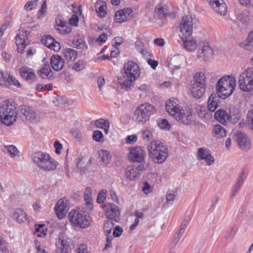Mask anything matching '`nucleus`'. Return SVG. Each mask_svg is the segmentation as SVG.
I'll list each match as a JSON object with an SVG mask.
<instances>
[{
  "mask_svg": "<svg viewBox=\"0 0 253 253\" xmlns=\"http://www.w3.org/2000/svg\"><path fill=\"white\" fill-rule=\"evenodd\" d=\"M123 232V229L120 226H117L114 229L113 236L115 237H120Z\"/></svg>",
  "mask_w": 253,
  "mask_h": 253,
  "instance_id": "69168bd1",
  "label": "nucleus"
},
{
  "mask_svg": "<svg viewBox=\"0 0 253 253\" xmlns=\"http://www.w3.org/2000/svg\"><path fill=\"white\" fill-rule=\"evenodd\" d=\"M128 159L130 162L141 163L145 159V153L143 150L139 146L130 147L128 149Z\"/></svg>",
  "mask_w": 253,
  "mask_h": 253,
  "instance_id": "f8f14e48",
  "label": "nucleus"
},
{
  "mask_svg": "<svg viewBox=\"0 0 253 253\" xmlns=\"http://www.w3.org/2000/svg\"><path fill=\"white\" fill-rule=\"evenodd\" d=\"M95 126L104 130L106 134L108 133L110 127V123L107 120L99 119L95 121Z\"/></svg>",
  "mask_w": 253,
  "mask_h": 253,
  "instance_id": "58836bf2",
  "label": "nucleus"
},
{
  "mask_svg": "<svg viewBox=\"0 0 253 253\" xmlns=\"http://www.w3.org/2000/svg\"><path fill=\"white\" fill-rule=\"evenodd\" d=\"M193 22L191 16H183L180 24V31L182 37L190 38L193 32Z\"/></svg>",
  "mask_w": 253,
  "mask_h": 253,
  "instance_id": "1a4fd4ad",
  "label": "nucleus"
},
{
  "mask_svg": "<svg viewBox=\"0 0 253 253\" xmlns=\"http://www.w3.org/2000/svg\"><path fill=\"white\" fill-rule=\"evenodd\" d=\"M72 135L77 139L80 140L82 137V134L78 129H75L71 131Z\"/></svg>",
  "mask_w": 253,
  "mask_h": 253,
  "instance_id": "e2e57ef3",
  "label": "nucleus"
},
{
  "mask_svg": "<svg viewBox=\"0 0 253 253\" xmlns=\"http://www.w3.org/2000/svg\"><path fill=\"white\" fill-rule=\"evenodd\" d=\"M240 46L247 50L253 51V30L250 31L247 39L241 43Z\"/></svg>",
  "mask_w": 253,
  "mask_h": 253,
  "instance_id": "c9c22d12",
  "label": "nucleus"
},
{
  "mask_svg": "<svg viewBox=\"0 0 253 253\" xmlns=\"http://www.w3.org/2000/svg\"><path fill=\"white\" fill-rule=\"evenodd\" d=\"M37 1H28L24 7L26 10H31L37 6Z\"/></svg>",
  "mask_w": 253,
  "mask_h": 253,
  "instance_id": "13d9d810",
  "label": "nucleus"
},
{
  "mask_svg": "<svg viewBox=\"0 0 253 253\" xmlns=\"http://www.w3.org/2000/svg\"><path fill=\"white\" fill-rule=\"evenodd\" d=\"M50 64L52 68L56 71L61 70L64 67V59L57 54L51 56L50 58Z\"/></svg>",
  "mask_w": 253,
  "mask_h": 253,
  "instance_id": "5701e85b",
  "label": "nucleus"
},
{
  "mask_svg": "<svg viewBox=\"0 0 253 253\" xmlns=\"http://www.w3.org/2000/svg\"><path fill=\"white\" fill-rule=\"evenodd\" d=\"M192 84L206 86V77L204 72L196 73L193 77Z\"/></svg>",
  "mask_w": 253,
  "mask_h": 253,
  "instance_id": "72a5a7b5",
  "label": "nucleus"
},
{
  "mask_svg": "<svg viewBox=\"0 0 253 253\" xmlns=\"http://www.w3.org/2000/svg\"><path fill=\"white\" fill-rule=\"evenodd\" d=\"M98 153L103 165L106 166L110 163L112 156L108 151L101 150L99 151Z\"/></svg>",
  "mask_w": 253,
  "mask_h": 253,
  "instance_id": "37998d69",
  "label": "nucleus"
},
{
  "mask_svg": "<svg viewBox=\"0 0 253 253\" xmlns=\"http://www.w3.org/2000/svg\"><path fill=\"white\" fill-rule=\"evenodd\" d=\"M19 72L21 77L29 83L36 81L37 77L33 69L27 66H23L20 68Z\"/></svg>",
  "mask_w": 253,
  "mask_h": 253,
  "instance_id": "2eb2a0df",
  "label": "nucleus"
},
{
  "mask_svg": "<svg viewBox=\"0 0 253 253\" xmlns=\"http://www.w3.org/2000/svg\"><path fill=\"white\" fill-rule=\"evenodd\" d=\"M247 169L246 168H244L242 169V171L239 174L238 179H237V182L235 183V184H236L237 185H239L240 186H242V185L244 183V179L246 178V176L247 175Z\"/></svg>",
  "mask_w": 253,
  "mask_h": 253,
  "instance_id": "de8ad7c7",
  "label": "nucleus"
},
{
  "mask_svg": "<svg viewBox=\"0 0 253 253\" xmlns=\"http://www.w3.org/2000/svg\"><path fill=\"white\" fill-rule=\"evenodd\" d=\"M140 175L139 167L134 165L127 167L125 170V176L131 181L139 177Z\"/></svg>",
  "mask_w": 253,
  "mask_h": 253,
  "instance_id": "a211bd4d",
  "label": "nucleus"
},
{
  "mask_svg": "<svg viewBox=\"0 0 253 253\" xmlns=\"http://www.w3.org/2000/svg\"><path fill=\"white\" fill-rule=\"evenodd\" d=\"M153 105L144 103L140 105L134 111L133 119L139 125H142L149 121L150 116L155 112Z\"/></svg>",
  "mask_w": 253,
  "mask_h": 253,
  "instance_id": "20e7f679",
  "label": "nucleus"
},
{
  "mask_svg": "<svg viewBox=\"0 0 253 253\" xmlns=\"http://www.w3.org/2000/svg\"><path fill=\"white\" fill-rule=\"evenodd\" d=\"M92 138L97 142L103 141V135L102 132L99 130H94L93 132Z\"/></svg>",
  "mask_w": 253,
  "mask_h": 253,
  "instance_id": "5fc2aeb1",
  "label": "nucleus"
},
{
  "mask_svg": "<svg viewBox=\"0 0 253 253\" xmlns=\"http://www.w3.org/2000/svg\"><path fill=\"white\" fill-rule=\"evenodd\" d=\"M214 118L222 124L225 125L230 122V116L227 112L223 109H219L214 113Z\"/></svg>",
  "mask_w": 253,
  "mask_h": 253,
  "instance_id": "c756f323",
  "label": "nucleus"
},
{
  "mask_svg": "<svg viewBox=\"0 0 253 253\" xmlns=\"http://www.w3.org/2000/svg\"><path fill=\"white\" fill-rule=\"evenodd\" d=\"M199 160H204L208 166L211 165L214 162L213 157L211 154L210 150L205 148H200L197 153Z\"/></svg>",
  "mask_w": 253,
  "mask_h": 253,
  "instance_id": "dca6fc26",
  "label": "nucleus"
},
{
  "mask_svg": "<svg viewBox=\"0 0 253 253\" xmlns=\"http://www.w3.org/2000/svg\"><path fill=\"white\" fill-rule=\"evenodd\" d=\"M69 217L72 223L80 228H87L91 223L88 212L84 210H72L69 214Z\"/></svg>",
  "mask_w": 253,
  "mask_h": 253,
  "instance_id": "39448f33",
  "label": "nucleus"
},
{
  "mask_svg": "<svg viewBox=\"0 0 253 253\" xmlns=\"http://www.w3.org/2000/svg\"><path fill=\"white\" fill-rule=\"evenodd\" d=\"M181 40L183 42V47L189 51L195 50L197 46L196 40L190 38L182 37Z\"/></svg>",
  "mask_w": 253,
  "mask_h": 253,
  "instance_id": "c85d7f7f",
  "label": "nucleus"
},
{
  "mask_svg": "<svg viewBox=\"0 0 253 253\" xmlns=\"http://www.w3.org/2000/svg\"><path fill=\"white\" fill-rule=\"evenodd\" d=\"M177 195V192L176 190H169L166 194L167 202L173 201Z\"/></svg>",
  "mask_w": 253,
  "mask_h": 253,
  "instance_id": "864d4df0",
  "label": "nucleus"
},
{
  "mask_svg": "<svg viewBox=\"0 0 253 253\" xmlns=\"http://www.w3.org/2000/svg\"><path fill=\"white\" fill-rule=\"evenodd\" d=\"M56 253H67L74 248V244L71 238L62 234L56 241Z\"/></svg>",
  "mask_w": 253,
  "mask_h": 253,
  "instance_id": "6e6552de",
  "label": "nucleus"
},
{
  "mask_svg": "<svg viewBox=\"0 0 253 253\" xmlns=\"http://www.w3.org/2000/svg\"><path fill=\"white\" fill-rule=\"evenodd\" d=\"M94 7L99 17L103 18L106 16L107 7L105 1H97Z\"/></svg>",
  "mask_w": 253,
  "mask_h": 253,
  "instance_id": "7c9ffc66",
  "label": "nucleus"
},
{
  "mask_svg": "<svg viewBox=\"0 0 253 253\" xmlns=\"http://www.w3.org/2000/svg\"><path fill=\"white\" fill-rule=\"evenodd\" d=\"M152 136V133L148 130H144L142 132V137L143 139L149 140Z\"/></svg>",
  "mask_w": 253,
  "mask_h": 253,
  "instance_id": "338daca9",
  "label": "nucleus"
},
{
  "mask_svg": "<svg viewBox=\"0 0 253 253\" xmlns=\"http://www.w3.org/2000/svg\"><path fill=\"white\" fill-rule=\"evenodd\" d=\"M131 12V9L128 7L117 11L115 14V22L121 23L126 21Z\"/></svg>",
  "mask_w": 253,
  "mask_h": 253,
  "instance_id": "412c9836",
  "label": "nucleus"
},
{
  "mask_svg": "<svg viewBox=\"0 0 253 253\" xmlns=\"http://www.w3.org/2000/svg\"><path fill=\"white\" fill-rule=\"evenodd\" d=\"M106 190H102L98 195L97 202L99 204L103 203L106 199Z\"/></svg>",
  "mask_w": 253,
  "mask_h": 253,
  "instance_id": "4d7b16f0",
  "label": "nucleus"
},
{
  "mask_svg": "<svg viewBox=\"0 0 253 253\" xmlns=\"http://www.w3.org/2000/svg\"><path fill=\"white\" fill-rule=\"evenodd\" d=\"M239 86L241 90L248 92L253 89V68H248L239 76Z\"/></svg>",
  "mask_w": 253,
  "mask_h": 253,
  "instance_id": "0eeeda50",
  "label": "nucleus"
},
{
  "mask_svg": "<svg viewBox=\"0 0 253 253\" xmlns=\"http://www.w3.org/2000/svg\"><path fill=\"white\" fill-rule=\"evenodd\" d=\"M106 217L111 220L119 222L120 220V211L119 207L112 203H108L104 207Z\"/></svg>",
  "mask_w": 253,
  "mask_h": 253,
  "instance_id": "9d476101",
  "label": "nucleus"
},
{
  "mask_svg": "<svg viewBox=\"0 0 253 253\" xmlns=\"http://www.w3.org/2000/svg\"><path fill=\"white\" fill-rule=\"evenodd\" d=\"M40 77L43 79L52 80L54 79L53 73L48 62L42 65V68L38 72Z\"/></svg>",
  "mask_w": 253,
  "mask_h": 253,
  "instance_id": "b1692460",
  "label": "nucleus"
},
{
  "mask_svg": "<svg viewBox=\"0 0 253 253\" xmlns=\"http://www.w3.org/2000/svg\"><path fill=\"white\" fill-rule=\"evenodd\" d=\"M57 25V30L62 34H67L71 32V28L70 26H68L67 24L61 20L59 21V23L56 21Z\"/></svg>",
  "mask_w": 253,
  "mask_h": 253,
  "instance_id": "a19ab883",
  "label": "nucleus"
},
{
  "mask_svg": "<svg viewBox=\"0 0 253 253\" xmlns=\"http://www.w3.org/2000/svg\"><path fill=\"white\" fill-rule=\"evenodd\" d=\"M86 66L85 62L83 60H80L75 63L72 69L76 71H80L84 69Z\"/></svg>",
  "mask_w": 253,
  "mask_h": 253,
  "instance_id": "603ef678",
  "label": "nucleus"
},
{
  "mask_svg": "<svg viewBox=\"0 0 253 253\" xmlns=\"http://www.w3.org/2000/svg\"><path fill=\"white\" fill-rule=\"evenodd\" d=\"M212 132L213 136L217 138L223 137L226 135V130L225 128L218 124L213 126Z\"/></svg>",
  "mask_w": 253,
  "mask_h": 253,
  "instance_id": "79ce46f5",
  "label": "nucleus"
},
{
  "mask_svg": "<svg viewBox=\"0 0 253 253\" xmlns=\"http://www.w3.org/2000/svg\"><path fill=\"white\" fill-rule=\"evenodd\" d=\"M48 157V154H43L39 152L33 153L32 155V159L37 165L41 169Z\"/></svg>",
  "mask_w": 253,
  "mask_h": 253,
  "instance_id": "a878e982",
  "label": "nucleus"
},
{
  "mask_svg": "<svg viewBox=\"0 0 253 253\" xmlns=\"http://www.w3.org/2000/svg\"><path fill=\"white\" fill-rule=\"evenodd\" d=\"M16 44L17 46V51L19 53H22L25 48V41L23 39H19L15 38Z\"/></svg>",
  "mask_w": 253,
  "mask_h": 253,
  "instance_id": "8fccbe9b",
  "label": "nucleus"
},
{
  "mask_svg": "<svg viewBox=\"0 0 253 253\" xmlns=\"http://www.w3.org/2000/svg\"><path fill=\"white\" fill-rule=\"evenodd\" d=\"M6 83L12 84L17 86L20 85L19 81L15 77L7 72L4 74L0 71V85L5 84Z\"/></svg>",
  "mask_w": 253,
  "mask_h": 253,
  "instance_id": "6ab92c4d",
  "label": "nucleus"
},
{
  "mask_svg": "<svg viewBox=\"0 0 253 253\" xmlns=\"http://www.w3.org/2000/svg\"><path fill=\"white\" fill-rule=\"evenodd\" d=\"M247 124L249 128L253 131V110L250 111L247 114Z\"/></svg>",
  "mask_w": 253,
  "mask_h": 253,
  "instance_id": "6e6d98bb",
  "label": "nucleus"
},
{
  "mask_svg": "<svg viewBox=\"0 0 253 253\" xmlns=\"http://www.w3.org/2000/svg\"><path fill=\"white\" fill-rule=\"evenodd\" d=\"M19 116L23 121L36 123L39 121L38 116L32 108L29 106H22L20 109Z\"/></svg>",
  "mask_w": 253,
  "mask_h": 253,
  "instance_id": "9b49d317",
  "label": "nucleus"
},
{
  "mask_svg": "<svg viewBox=\"0 0 253 253\" xmlns=\"http://www.w3.org/2000/svg\"><path fill=\"white\" fill-rule=\"evenodd\" d=\"M137 140V136L136 134L128 135L126 137V144H133L136 142Z\"/></svg>",
  "mask_w": 253,
  "mask_h": 253,
  "instance_id": "052dcab7",
  "label": "nucleus"
},
{
  "mask_svg": "<svg viewBox=\"0 0 253 253\" xmlns=\"http://www.w3.org/2000/svg\"><path fill=\"white\" fill-rule=\"evenodd\" d=\"M237 19L241 23L243 26L247 27L251 20L250 16L248 13H242L237 16Z\"/></svg>",
  "mask_w": 253,
  "mask_h": 253,
  "instance_id": "a18cd8bd",
  "label": "nucleus"
},
{
  "mask_svg": "<svg viewBox=\"0 0 253 253\" xmlns=\"http://www.w3.org/2000/svg\"><path fill=\"white\" fill-rule=\"evenodd\" d=\"M54 40V39L52 37L47 35L42 38V42L44 45L50 48Z\"/></svg>",
  "mask_w": 253,
  "mask_h": 253,
  "instance_id": "3c124183",
  "label": "nucleus"
},
{
  "mask_svg": "<svg viewBox=\"0 0 253 253\" xmlns=\"http://www.w3.org/2000/svg\"><path fill=\"white\" fill-rule=\"evenodd\" d=\"M7 150L13 156H17L19 153L17 148L14 145H9L7 147Z\"/></svg>",
  "mask_w": 253,
  "mask_h": 253,
  "instance_id": "680f3d73",
  "label": "nucleus"
},
{
  "mask_svg": "<svg viewBox=\"0 0 253 253\" xmlns=\"http://www.w3.org/2000/svg\"><path fill=\"white\" fill-rule=\"evenodd\" d=\"M54 210L58 217L62 218L66 215V203L63 200H59L56 204Z\"/></svg>",
  "mask_w": 253,
  "mask_h": 253,
  "instance_id": "cd10ccee",
  "label": "nucleus"
},
{
  "mask_svg": "<svg viewBox=\"0 0 253 253\" xmlns=\"http://www.w3.org/2000/svg\"><path fill=\"white\" fill-rule=\"evenodd\" d=\"M177 100L171 98L167 101L165 107L167 112L178 122L184 125H190L192 122V112L184 109L178 105Z\"/></svg>",
  "mask_w": 253,
  "mask_h": 253,
  "instance_id": "f257e3e1",
  "label": "nucleus"
},
{
  "mask_svg": "<svg viewBox=\"0 0 253 253\" xmlns=\"http://www.w3.org/2000/svg\"><path fill=\"white\" fill-rule=\"evenodd\" d=\"M213 54V50L208 43H203L202 48L199 50L197 53V57L199 58L203 57L205 60L211 58Z\"/></svg>",
  "mask_w": 253,
  "mask_h": 253,
  "instance_id": "aec40b11",
  "label": "nucleus"
},
{
  "mask_svg": "<svg viewBox=\"0 0 253 253\" xmlns=\"http://www.w3.org/2000/svg\"><path fill=\"white\" fill-rule=\"evenodd\" d=\"M206 86L192 84L191 92L193 97L196 98H200L205 94Z\"/></svg>",
  "mask_w": 253,
  "mask_h": 253,
  "instance_id": "f704fd0d",
  "label": "nucleus"
},
{
  "mask_svg": "<svg viewBox=\"0 0 253 253\" xmlns=\"http://www.w3.org/2000/svg\"><path fill=\"white\" fill-rule=\"evenodd\" d=\"M135 80L126 75L123 78H119L118 82L122 88L128 91L132 89Z\"/></svg>",
  "mask_w": 253,
  "mask_h": 253,
  "instance_id": "4be33fe9",
  "label": "nucleus"
},
{
  "mask_svg": "<svg viewBox=\"0 0 253 253\" xmlns=\"http://www.w3.org/2000/svg\"><path fill=\"white\" fill-rule=\"evenodd\" d=\"M189 221L190 216L188 215L185 216L180 224L179 230L177 231L179 234H183Z\"/></svg>",
  "mask_w": 253,
  "mask_h": 253,
  "instance_id": "09e8293b",
  "label": "nucleus"
},
{
  "mask_svg": "<svg viewBox=\"0 0 253 253\" xmlns=\"http://www.w3.org/2000/svg\"><path fill=\"white\" fill-rule=\"evenodd\" d=\"M79 22V17L77 15L73 14L69 20L70 24L77 26Z\"/></svg>",
  "mask_w": 253,
  "mask_h": 253,
  "instance_id": "0e129e2a",
  "label": "nucleus"
},
{
  "mask_svg": "<svg viewBox=\"0 0 253 253\" xmlns=\"http://www.w3.org/2000/svg\"><path fill=\"white\" fill-rule=\"evenodd\" d=\"M73 47L79 49L86 50L87 45L83 36L78 35L74 37L73 41Z\"/></svg>",
  "mask_w": 253,
  "mask_h": 253,
  "instance_id": "2f4dec72",
  "label": "nucleus"
},
{
  "mask_svg": "<svg viewBox=\"0 0 253 253\" xmlns=\"http://www.w3.org/2000/svg\"><path fill=\"white\" fill-rule=\"evenodd\" d=\"M209 3L216 13L225 15L227 13V5L224 1H209Z\"/></svg>",
  "mask_w": 253,
  "mask_h": 253,
  "instance_id": "f3484780",
  "label": "nucleus"
},
{
  "mask_svg": "<svg viewBox=\"0 0 253 253\" xmlns=\"http://www.w3.org/2000/svg\"><path fill=\"white\" fill-rule=\"evenodd\" d=\"M62 54L64 59L67 62L75 61L78 56L77 51L70 48L63 49Z\"/></svg>",
  "mask_w": 253,
  "mask_h": 253,
  "instance_id": "473e14b6",
  "label": "nucleus"
},
{
  "mask_svg": "<svg viewBox=\"0 0 253 253\" xmlns=\"http://www.w3.org/2000/svg\"><path fill=\"white\" fill-rule=\"evenodd\" d=\"M114 224L112 220H106L103 224V231L105 235L108 236L111 233Z\"/></svg>",
  "mask_w": 253,
  "mask_h": 253,
  "instance_id": "49530a36",
  "label": "nucleus"
},
{
  "mask_svg": "<svg viewBox=\"0 0 253 253\" xmlns=\"http://www.w3.org/2000/svg\"><path fill=\"white\" fill-rule=\"evenodd\" d=\"M0 118L3 124L8 126L12 125L17 118L15 107L8 102H4L0 107Z\"/></svg>",
  "mask_w": 253,
  "mask_h": 253,
  "instance_id": "423d86ee",
  "label": "nucleus"
},
{
  "mask_svg": "<svg viewBox=\"0 0 253 253\" xmlns=\"http://www.w3.org/2000/svg\"><path fill=\"white\" fill-rule=\"evenodd\" d=\"M236 136L237 143L240 149L245 151L250 149L251 147L250 140L245 133L237 131L236 132Z\"/></svg>",
  "mask_w": 253,
  "mask_h": 253,
  "instance_id": "4468645a",
  "label": "nucleus"
},
{
  "mask_svg": "<svg viewBox=\"0 0 253 253\" xmlns=\"http://www.w3.org/2000/svg\"><path fill=\"white\" fill-rule=\"evenodd\" d=\"M124 70L125 75L131 78L133 80H136L140 75V69L138 65L132 61H128L124 64Z\"/></svg>",
  "mask_w": 253,
  "mask_h": 253,
  "instance_id": "ddd939ff",
  "label": "nucleus"
},
{
  "mask_svg": "<svg viewBox=\"0 0 253 253\" xmlns=\"http://www.w3.org/2000/svg\"><path fill=\"white\" fill-rule=\"evenodd\" d=\"M220 97L218 94L212 93L208 101V109L210 112H214L219 106Z\"/></svg>",
  "mask_w": 253,
  "mask_h": 253,
  "instance_id": "393cba45",
  "label": "nucleus"
},
{
  "mask_svg": "<svg viewBox=\"0 0 253 253\" xmlns=\"http://www.w3.org/2000/svg\"><path fill=\"white\" fill-rule=\"evenodd\" d=\"M92 190L89 187H86L84 192V201L86 202V204L87 206V208L89 210H91L93 208L92 205V198L91 197Z\"/></svg>",
  "mask_w": 253,
  "mask_h": 253,
  "instance_id": "ea45409f",
  "label": "nucleus"
},
{
  "mask_svg": "<svg viewBox=\"0 0 253 253\" xmlns=\"http://www.w3.org/2000/svg\"><path fill=\"white\" fill-rule=\"evenodd\" d=\"M236 86V81L233 76H224L215 84L216 93L220 98L226 99L233 93Z\"/></svg>",
  "mask_w": 253,
  "mask_h": 253,
  "instance_id": "7ed1b4c3",
  "label": "nucleus"
},
{
  "mask_svg": "<svg viewBox=\"0 0 253 253\" xmlns=\"http://www.w3.org/2000/svg\"><path fill=\"white\" fill-rule=\"evenodd\" d=\"M169 10L167 7L162 3L158 4L154 12V16L155 18L161 19L167 16Z\"/></svg>",
  "mask_w": 253,
  "mask_h": 253,
  "instance_id": "bb28decb",
  "label": "nucleus"
},
{
  "mask_svg": "<svg viewBox=\"0 0 253 253\" xmlns=\"http://www.w3.org/2000/svg\"><path fill=\"white\" fill-rule=\"evenodd\" d=\"M77 253H87L86 246L84 244H80L77 249Z\"/></svg>",
  "mask_w": 253,
  "mask_h": 253,
  "instance_id": "774afa93",
  "label": "nucleus"
},
{
  "mask_svg": "<svg viewBox=\"0 0 253 253\" xmlns=\"http://www.w3.org/2000/svg\"><path fill=\"white\" fill-rule=\"evenodd\" d=\"M158 126L162 129H169L170 125L166 119H163L158 123Z\"/></svg>",
  "mask_w": 253,
  "mask_h": 253,
  "instance_id": "bf43d9fd",
  "label": "nucleus"
},
{
  "mask_svg": "<svg viewBox=\"0 0 253 253\" xmlns=\"http://www.w3.org/2000/svg\"><path fill=\"white\" fill-rule=\"evenodd\" d=\"M147 149L149 158L155 164L164 163L168 157V148L159 140L151 142L148 146Z\"/></svg>",
  "mask_w": 253,
  "mask_h": 253,
  "instance_id": "f03ea898",
  "label": "nucleus"
},
{
  "mask_svg": "<svg viewBox=\"0 0 253 253\" xmlns=\"http://www.w3.org/2000/svg\"><path fill=\"white\" fill-rule=\"evenodd\" d=\"M12 218L16 219L19 223H24L25 221L27 220V217L26 213L22 209L20 208L17 209L15 210L14 213L12 214Z\"/></svg>",
  "mask_w": 253,
  "mask_h": 253,
  "instance_id": "e433bc0d",
  "label": "nucleus"
},
{
  "mask_svg": "<svg viewBox=\"0 0 253 253\" xmlns=\"http://www.w3.org/2000/svg\"><path fill=\"white\" fill-rule=\"evenodd\" d=\"M230 122L232 123H236L240 118V114L238 109L234 107L230 108Z\"/></svg>",
  "mask_w": 253,
  "mask_h": 253,
  "instance_id": "c03bdc74",
  "label": "nucleus"
},
{
  "mask_svg": "<svg viewBox=\"0 0 253 253\" xmlns=\"http://www.w3.org/2000/svg\"><path fill=\"white\" fill-rule=\"evenodd\" d=\"M57 163L52 158H51L49 155L48 158L44 162L43 165L41 167V169L44 170H53L56 169Z\"/></svg>",
  "mask_w": 253,
  "mask_h": 253,
  "instance_id": "4c0bfd02",
  "label": "nucleus"
}]
</instances>
